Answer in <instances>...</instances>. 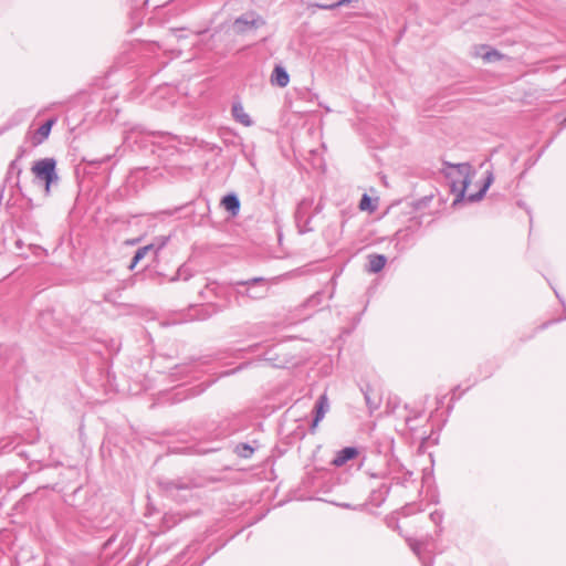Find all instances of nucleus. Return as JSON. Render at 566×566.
Wrapping results in <instances>:
<instances>
[{
	"mask_svg": "<svg viewBox=\"0 0 566 566\" xmlns=\"http://www.w3.org/2000/svg\"><path fill=\"white\" fill-rule=\"evenodd\" d=\"M448 170L446 177L450 181L451 192L455 195L454 203L462 200L471 182L472 167L469 163H444Z\"/></svg>",
	"mask_w": 566,
	"mask_h": 566,
	"instance_id": "f257e3e1",
	"label": "nucleus"
},
{
	"mask_svg": "<svg viewBox=\"0 0 566 566\" xmlns=\"http://www.w3.org/2000/svg\"><path fill=\"white\" fill-rule=\"evenodd\" d=\"M159 486L176 501L186 502L191 497V491L199 485L192 479L178 478L159 481Z\"/></svg>",
	"mask_w": 566,
	"mask_h": 566,
	"instance_id": "f03ea898",
	"label": "nucleus"
},
{
	"mask_svg": "<svg viewBox=\"0 0 566 566\" xmlns=\"http://www.w3.org/2000/svg\"><path fill=\"white\" fill-rule=\"evenodd\" d=\"M31 171L36 180L43 181L45 184V195H50L51 186L55 185L59 181L55 159H39L34 161L33 166L31 167Z\"/></svg>",
	"mask_w": 566,
	"mask_h": 566,
	"instance_id": "7ed1b4c3",
	"label": "nucleus"
},
{
	"mask_svg": "<svg viewBox=\"0 0 566 566\" xmlns=\"http://www.w3.org/2000/svg\"><path fill=\"white\" fill-rule=\"evenodd\" d=\"M234 286H245V291L237 290V294L251 300H262L269 294V285L264 277L258 276L245 281H235Z\"/></svg>",
	"mask_w": 566,
	"mask_h": 566,
	"instance_id": "20e7f679",
	"label": "nucleus"
},
{
	"mask_svg": "<svg viewBox=\"0 0 566 566\" xmlns=\"http://www.w3.org/2000/svg\"><path fill=\"white\" fill-rule=\"evenodd\" d=\"M311 206V202L307 200H302L295 211V223L298 230V233L304 234L307 232H312L314 228L311 226L312 217L307 216V208Z\"/></svg>",
	"mask_w": 566,
	"mask_h": 566,
	"instance_id": "39448f33",
	"label": "nucleus"
},
{
	"mask_svg": "<svg viewBox=\"0 0 566 566\" xmlns=\"http://www.w3.org/2000/svg\"><path fill=\"white\" fill-rule=\"evenodd\" d=\"M264 24V20L251 12L237 18L233 22V28L237 33H244L250 29H256Z\"/></svg>",
	"mask_w": 566,
	"mask_h": 566,
	"instance_id": "423d86ee",
	"label": "nucleus"
},
{
	"mask_svg": "<svg viewBox=\"0 0 566 566\" xmlns=\"http://www.w3.org/2000/svg\"><path fill=\"white\" fill-rule=\"evenodd\" d=\"M328 399L326 397V395H322L319 396V398L317 399L316 403H315V417L313 419V422L311 424V432L314 433L315 432V429L316 427L318 426L319 421L324 418L325 413L327 412L328 410Z\"/></svg>",
	"mask_w": 566,
	"mask_h": 566,
	"instance_id": "0eeeda50",
	"label": "nucleus"
},
{
	"mask_svg": "<svg viewBox=\"0 0 566 566\" xmlns=\"http://www.w3.org/2000/svg\"><path fill=\"white\" fill-rule=\"evenodd\" d=\"M357 454H358V450L356 448L346 447L336 453L335 458L332 461V464H334L335 467H342L347 461L356 458Z\"/></svg>",
	"mask_w": 566,
	"mask_h": 566,
	"instance_id": "6e6552de",
	"label": "nucleus"
},
{
	"mask_svg": "<svg viewBox=\"0 0 566 566\" xmlns=\"http://www.w3.org/2000/svg\"><path fill=\"white\" fill-rule=\"evenodd\" d=\"M53 124H54V119H48L33 133V136H32L33 145H40L49 137Z\"/></svg>",
	"mask_w": 566,
	"mask_h": 566,
	"instance_id": "1a4fd4ad",
	"label": "nucleus"
},
{
	"mask_svg": "<svg viewBox=\"0 0 566 566\" xmlns=\"http://www.w3.org/2000/svg\"><path fill=\"white\" fill-rule=\"evenodd\" d=\"M367 258L368 264L366 269L369 273L380 272L385 268L387 262V258L384 254L373 253L369 254Z\"/></svg>",
	"mask_w": 566,
	"mask_h": 566,
	"instance_id": "9d476101",
	"label": "nucleus"
},
{
	"mask_svg": "<svg viewBox=\"0 0 566 566\" xmlns=\"http://www.w3.org/2000/svg\"><path fill=\"white\" fill-rule=\"evenodd\" d=\"M232 116L240 124L249 127L253 124L251 117L245 113L243 105L240 102L233 103L231 108Z\"/></svg>",
	"mask_w": 566,
	"mask_h": 566,
	"instance_id": "9b49d317",
	"label": "nucleus"
},
{
	"mask_svg": "<svg viewBox=\"0 0 566 566\" xmlns=\"http://www.w3.org/2000/svg\"><path fill=\"white\" fill-rule=\"evenodd\" d=\"M221 205L233 217H235L240 211V200L235 193L224 196L221 200Z\"/></svg>",
	"mask_w": 566,
	"mask_h": 566,
	"instance_id": "f8f14e48",
	"label": "nucleus"
},
{
	"mask_svg": "<svg viewBox=\"0 0 566 566\" xmlns=\"http://www.w3.org/2000/svg\"><path fill=\"white\" fill-rule=\"evenodd\" d=\"M272 84L279 87H285L290 82V75L283 66H275L271 75Z\"/></svg>",
	"mask_w": 566,
	"mask_h": 566,
	"instance_id": "ddd939ff",
	"label": "nucleus"
},
{
	"mask_svg": "<svg viewBox=\"0 0 566 566\" xmlns=\"http://www.w3.org/2000/svg\"><path fill=\"white\" fill-rule=\"evenodd\" d=\"M493 180H494L493 172L486 171V177H485L483 186L481 187V189L478 192L469 195L468 201L476 202V201L481 200L484 197L489 187L492 185Z\"/></svg>",
	"mask_w": 566,
	"mask_h": 566,
	"instance_id": "4468645a",
	"label": "nucleus"
},
{
	"mask_svg": "<svg viewBox=\"0 0 566 566\" xmlns=\"http://www.w3.org/2000/svg\"><path fill=\"white\" fill-rule=\"evenodd\" d=\"M234 451L240 458L248 459L253 454L254 449L248 443H239Z\"/></svg>",
	"mask_w": 566,
	"mask_h": 566,
	"instance_id": "2eb2a0df",
	"label": "nucleus"
},
{
	"mask_svg": "<svg viewBox=\"0 0 566 566\" xmlns=\"http://www.w3.org/2000/svg\"><path fill=\"white\" fill-rule=\"evenodd\" d=\"M413 237V230L410 228L401 229L396 232L395 238L397 240V243H406Z\"/></svg>",
	"mask_w": 566,
	"mask_h": 566,
	"instance_id": "dca6fc26",
	"label": "nucleus"
},
{
	"mask_svg": "<svg viewBox=\"0 0 566 566\" xmlns=\"http://www.w3.org/2000/svg\"><path fill=\"white\" fill-rule=\"evenodd\" d=\"M154 249V244H149V245H146V247H143V248H139L136 252H135V255L132 260V264H130V269H133L142 259H144V256L146 255V253L150 250Z\"/></svg>",
	"mask_w": 566,
	"mask_h": 566,
	"instance_id": "f3484780",
	"label": "nucleus"
},
{
	"mask_svg": "<svg viewBox=\"0 0 566 566\" xmlns=\"http://www.w3.org/2000/svg\"><path fill=\"white\" fill-rule=\"evenodd\" d=\"M21 156H19L17 159L12 160L9 165V169H8V178H13V176L15 175L17 179L20 177V175L22 174V168L19 164V158Z\"/></svg>",
	"mask_w": 566,
	"mask_h": 566,
	"instance_id": "a211bd4d",
	"label": "nucleus"
},
{
	"mask_svg": "<svg viewBox=\"0 0 566 566\" xmlns=\"http://www.w3.org/2000/svg\"><path fill=\"white\" fill-rule=\"evenodd\" d=\"M482 57L485 62H493V61L501 60L503 57V55L499 51L492 49V50L486 51Z\"/></svg>",
	"mask_w": 566,
	"mask_h": 566,
	"instance_id": "6ab92c4d",
	"label": "nucleus"
},
{
	"mask_svg": "<svg viewBox=\"0 0 566 566\" xmlns=\"http://www.w3.org/2000/svg\"><path fill=\"white\" fill-rule=\"evenodd\" d=\"M429 517L437 526H440L443 521V513L436 510L432 513H430Z\"/></svg>",
	"mask_w": 566,
	"mask_h": 566,
	"instance_id": "aec40b11",
	"label": "nucleus"
},
{
	"mask_svg": "<svg viewBox=\"0 0 566 566\" xmlns=\"http://www.w3.org/2000/svg\"><path fill=\"white\" fill-rule=\"evenodd\" d=\"M365 400L370 410H375L379 407V401L371 400L368 390L364 391Z\"/></svg>",
	"mask_w": 566,
	"mask_h": 566,
	"instance_id": "412c9836",
	"label": "nucleus"
},
{
	"mask_svg": "<svg viewBox=\"0 0 566 566\" xmlns=\"http://www.w3.org/2000/svg\"><path fill=\"white\" fill-rule=\"evenodd\" d=\"M408 543L413 553L420 555L422 544L415 539H408Z\"/></svg>",
	"mask_w": 566,
	"mask_h": 566,
	"instance_id": "4be33fe9",
	"label": "nucleus"
},
{
	"mask_svg": "<svg viewBox=\"0 0 566 566\" xmlns=\"http://www.w3.org/2000/svg\"><path fill=\"white\" fill-rule=\"evenodd\" d=\"M370 201H371L370 198L367 195H364L359 202L360 209L361 210L368 209L370 206Z\"/></svg>",
	"mask_w": 566,
	"mask_h": 566,
	"instance_id": "5701e85b",
	"label": "nucleus"
},
{
	"mask_svg": "<svg viewBox=\"0 0 566 566\" xmlns=\"http://www.w3.org/2000/svg\"><path fill=\"white\" fill-rule=\"evenodd\" d=\"M380 491H382L387 495L389 493V491H390V486L384 484V485H381Z\"/></svg>",
	"mask_w": 566,
	"mask_h": 566,
	"instance_id": "b1692460",
	"label": "nucleus"
},
{
	"mask_svg": "<svg viewBox=\"0 0 566 566\" xmlns=\"http://www.w3.org/2000/svg\"><path fill=\"white\" fill-rule=\"evenodd\" d=\"M165 243H166V242H165V241H163L158 249L163 248V247L165 245Z\"/></svg>",
	"mask_w": 566,
	"mask_h": 566,
	"instance_id": "393cba45",
	"label": "nucleus"
}]
</instances>
